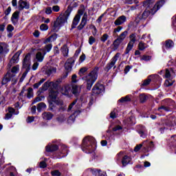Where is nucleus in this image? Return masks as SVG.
I'll return each mask as SVG.
<instances>
[{
    "label": "nucleus",
    "instance_id": "obj_1",
    "mask_svg": "<svg viewBox=\"0 0 176 176\" xmlns=\"http://www.w3.org/2000/svg\"><path fill=\"white\" fill-rule=\"evenodd\" d=\"M97 147L96 139L91 136H87L82 140V151L85 153H93Z\"/></svg>",
    "mask_w": 176,
    "mask_h": 176
},
{
    "label": "nucleus",
    "instance_id": "obj_2",
    "mask_svg": "<svg viewBox=\"0 0 176 176\" xmlns=\"http://www.w3.org/2000/svg\"><path fill=\"white\" fill-rule=\"evenodd\" d=\"M164 0H160L157 1L155 5L151 9V11L148 10L150 8H146L142 14H140L138 16V19H139V20H146V19H148L149 16V14H155V13H156V12H157V10H159L160 8L163 6V5H164Z\"/></svg>",
    "mask_w": 176,
    "mask_h": 176
},
{
    "label": "nucleus",
    "instance_id": "obj_3",
    "mask_svg": "<svg viewBox=\"0 0 176 176\" xmlns=\"http://www.w3.org/2000/svg\"><path fill=\"white\" fill-rule=\"evenodd\" d=\"M97 78H98V67H95L88 75L82 77L83 80L87 83V90H91Z\"/></svg>",
    "mask_w": 176,
    "mask_h": 176
},
{
    "label": "nucleus",
    "instance_id": "obj_4",
    "mask_svg": "<svg viewBox=\"0 0 176 176\" xmlns=\"http://www.w3.org/2000/svg\"><path fill=\"white\" fill-rule=\"evenodd\" d=\"M71 12H72V10L71 8H68L63 15L56 19V21L54 23V28L57 29L60 28V27H63V25H64V24H65L68 21Z\"/></svg>",
    "mask_w": 176,
    "mask_h": 176
},
{
    "label": "nucleus",
    "instance_id": "obj_5",
    "mask_svg": "<svg viewBox=\"0 0 176 176\" xmlns=\"http://www.w3.org/2000/svg\"><path fill=\"white\" fill-rule=\"evenodd\" d=\"M129 39L130 41L127 45L125 54H129V53H130V52L133 50V47H134V43L137 42V34H135V33L130 34Z\"/></svg>",
    "mask_w": 176,
    "mask_h": 176
},
{
    "label": "nucleus",
    "instance_id": "obj_6",
    "mask_svg": "<svg viewBox=\"0 0 176 176\" xmlns=\"http://www.w3.org/2000/svg\"><path fill=\"white\" fill-rule=\"evenodd\" d=\"M61 83V80H57L56 82H45L43 85V90H47L49 87L54 89V90H58V85Z\"/></svg>",
    "mask_w": 176,
    "mask_h": 176
},
{
    "label": "nucleus",
    "instance_id": "obj_7",
    "mask_svg": "<svg viewBox=\"0 0 176 176\" xmlns=\"http://www.w3.org/2000/svg\"><path fill=\"white\" fill-rule=\"evenodd\" d=\"M58 95V91H54V89L51 90L50 92V97L51 98V101L54 102L56 105H63V102L58 98L57 96Z\"/></svg>",
    "mask_w": 176,
    "mask_h": 176
},
{
    "label": "nucleus",
    "instance_id": "obj_8",
    "mask_svg": "<svg viewBox=\"0 0 176 176\" xmlns=\"http://www.w3.org/2000/svg\"><path fill=\"white\" fill-rule=\"evenodd\" d=\"M176 124L175 122V118H170L168 121L166 122L165 126L164 128L160 129V131H161L162 133L164 132L165 129L166 130H168V127L170 128V130H172L173 127H175Z\"/></svg>",
    "mask_w": 176,
    "mask_h": 176
},
{
    "label": "nucleus",
    "instance_id": "obj_9",
    "mask_svg": "<svg viewBox=\"0 0 176 176\" xmlns=\"http://www.w3.org/2000/svg\"><path fill=\"white\" fill-rule=\"evenodd\" d=\"M16 76L14 74L7 73L4 78L2 80L1 85H6V83H9L10 80L12 82H17V79L16 78Z\"/></svg>",
    "mask_w": 176,
    "mask_h": 176
},
{
    "label": "nucleus",
    "instance_id": "obj_10",
    "mask_svg": "<svg viewBox=\"0 0 176 176\" xmlns=\"http://www.w3.org/2000/svg\"><path fill=\"white\" fill-rule=\"evenodd\" d=\"M120 56V53H117L111 59V63L107 65L105 67V71L108 72L109 69H111L112 67L115 66V64H116V62L118 61V59L119 58Z\"/></svg>",
    "mask_w": 176,
    "mask_h": 176
},
{
    "label": "nucleus",
    "instance_id": "obj_11",
    "mask_svg": "<svg viewBox=\"0 0 176 176\" xmlns=\"http://www.w3.org/2000/svg\"><path fill=\"white\" fill-rule=\"evenodd\" d=\"M104 91V85L100 83H97L92 89V93L94 94H101Z\"/></svg>",
    "mask_w": 176,
    "mask_h": 176
},
{
    "label": "nucleus",
    "instance_id": "obj_12",
    "mask_svg": "<svg viewBox=\"0 0 176 176\" xmlns=\"http://www.w3.org/2000/svg\"><path fill=\"white\" fill-rule=\"evenodd\" d=\"M31 65V54H28L23 58V67L28 69Z\"/></svg>",
    "mask_w": 176,
    "mask_h": 176
},
{
    "label": "nucleus",
    "instance_id": "obj_13",
    "mask_svg": "<svg viewBox=\"0 0 176 176\" xmlns=\"http://www.w3.org/2000/svg\"><path fill=\"white\" fill-rule=\"evenodd\" d=\"M75 64V58H68L66 63H65V68L67 71H71L72 69V66Z\"/></svg>",
    "mask_w": 176,
    "mask_h": 176
},
{
    "label": "nucleus",
    "instance_id": "obj_14",
    "mask_svg": "<svg viewBox=\"0 0 176 176\" xmlns=\"http://www.w3.org/2000/svg\"><path fill=\"white\" fill-rule=\"evenodd\" d=\"M86 24H87V13H85L83 14V16L81 19V22L80 23V25L77 27L78 30H83V28H85V25H86Z\"/></svg>",
    "mask_w": 176,
    "mask_h": 176
},
{
    "label": "nucleus",
    "instance_id": "obj_15",
    "mask_svg": "<svg viewBox=\"0 0 176 176\" xmlns=\"http://www.w3.org/2000/svg\"><path fill=\"white\" fill-rule=\"evenodd\" d=\"M18 6L19 10H23V9H30V3L24 0H19L18 2Z\"/></svg>",
    "mask_w": 176,
    "mask_h": 176
},
{
    "label": "nucleus",
    "instance_id": "obj_16",
    "mask_svg": "<svg viewBox=\"0 0 176 176\" xmlns=\"http://www.w3.org/2000/svg\"><path fill=\"white\" fill-rule=\"evenodd\" d=\"M61 93L64 96H69V94L71 93V85H67L62 87L61 89Z\"/></svg>",
    "mask_w": 176,
    "mask_h": 176
},
{
    "label": "nucleus",
    "instance_id": "obj_17",
    "mask_svg": "<svg viewBox=\"0 0 176 176\" xmlns=\"http://www.w3.org/2000/svg\"><path fill=\"white\" fill-rule=\"evenodd\" d=\"M147 133L148 132L145 126H140V128L138 129V133L140 134V137H142V138H145V137H146Z\"/></svg>",
    "mask_w": 176,
    "mask_h": 176
},
{
    "label": "nucleus",
    "instance_id": "obj_18",
    "mask_svg": "<svg viewBox=\"0 0 176 176\" xmlns=\"http://www.w3.org/2000/svg\"><path fill=\"white\" fill-rule=\"evenodd\" d=\"M130 162H131V157L129 155H124L121 161L123 167H126V166L130 164Z\"/></svg>",
    "mask_w": 176,
    "mask_h": 176
},
{
    "label": "nucleus",
    "instance_id": "obj_19",
    "mask_svg": "<svg viewBox=\"0 0 176 176\" xmlns=\"http://www.w3.org/2000/svg\"><path fill=\"white\" fill-rule=\"evenodd\" d=\"M20 14V12L19 11H15L11 17V21L12 24H17L19 21V16Z\"/></svg>",
    "mask_w": 176,
    "mask_h": 176
},
{
    "label": "nucleus",
    "instance_id": "obj_20",
    "mask_svg": "<svg viewBox=\"0 0 176 176\" xmlns=\"http://www.w3.org/2000/svg\"><path fill=\"white\" fill-rule=\"evenodd\" d=\"M123 23H126V16H121L118 17L114 22V24L116 25H122Z\"/></svg>",
    "mask_w": 176,
    "mask_h": 176
},
{
    "label": "nucleus",
    "instance_id": "obj_21",
    "mask_svg": "<svg viewBox=\"0 0 176 176\" xmlns=\"http://www.w3.org/2000/svg\"><path fill=\"white\" fill-rule=\"evenodd\" d=\"M79 21H80V16L76 15L73 19L72 24V30H74V28H76V25L79 24Z\"/></svg>",
    "mask_w": 176,
    "mask_h": 176
},
{
    "label": "nucleus",
    "instance_id": "obj_22",
    "mask_svg": "<svg viewBox=\"0 0 176 176\" xmlns=\"http://www.w3.org/2000/svg\"><path fill=\"white\" fill-rule=\"evenodd\" d=\"M43 58H45V54H43V52H42V51H41V50L36 54V60H37V61L38 63H42V61H43Z\"/></svg>",
    "mask_w": 176,
    "mask_h": 176
},
{
    "label": "nucleus",
    "instance_id": "obj_23",
    "mask_svg": "<svg viewBox=\"0 0 176 176\" xmlns=\"http://www.w3.org/2000/svg\"><path fill=\"white\" fill-rule=\"evenodd\" d=\"M58 149V146L56 144H48L46 146V151L47 152H54Z\"/></svg>",
    "mask_w": 176,
    "mask_h": 176
},
{
    "label": "nucleus",
    "instance_id": "obj_24",
    "mask_svg": "<svg viewBox=\"0 0 176 176\" xmlns=\"http://www.w3.org/2000/svg\"><path fill=\"white\" fill-rule=\"evenodd\" d=\"M53 116H54V115L50 112H44L42 114V118L44 120H52V119H53Z\"/></svg>",
    "mask_w": 176,
    "mask_h": 176
},
{
    "label": "nucleus",
    "instance_id": "obj_25",
    "mask_svg": "<svg viewBox=\"0 0 176 176\" xmlns=\"http://www.w3.org/2000/svg\"><path fill=\"white\" fill-rule=\"evenodd\" d=\"M72 93H73L74 96H78L79 93H80V87L76 85H72Z\"/></svg>",
    "mask_w": 176,
    "mask_h": 176
},
{
    "label": "nucleus",
    "instance_id": "obj_26",
    "mask_svg": "<svg viewBox=\"0 0 176 176\" xmlns=\"http://www.w3.org/2000/svg\"><path fill=\"white\" fill-rule=\"evenodd\" d=\"M52 47H53V45L50 43L46 45L44 48L41 49V52H42L43 54H46V53H49L52 50Z\"/></svg>",
    "mask_w": 176,
    "mask_h": 176
},
{
    "label": "nucleus",
    "instance_id": "obj_27",
    "mask_svg": "<svg viewBox=\"0 0 176 176\" xmlns=\"http://www.w3.org/2000/svg\"><path fill=\"white\" fill-rule=\"evenodd\" d=\"M165 47L166 49H171L174 47V42L171 40H167L165 41Z\"/></svg>",
    "mask_w": 176,
    "mask_h": 176
},
{
    "label": "nucleus",
    "instance_id": "obj_28",
    "mask_svg": "<svg viewBox=\"0 0 176 176\" xmlns=\"http://www.w3.org/2000/svg\"><path fill=\"white\" fill-rule=\"evenodd\" d=\"M57 72V69L55 67H51L50 69H48L45 71V74L47 75V76H50L52 74H56Z\"/></svg>",
    "mask_w": 176,
    "mask_h": 176
},
{
    "label": "nucleus",
    "instance_id": "obj_29",
    "mask_svg": "<svg viewBox=\"0 0 176 176\" xmlns=\"http://www.w3.org/2000/svg\"><path fill=\"white\" fill-rule=\"evenodd\" d=\"M6 49H8V45H6V43H0V54H2L3 52H6Z\"/></svg>",
    "mask_w": 176,
    "mask_h": 176
},
{
    "label": "nucleus",
    "instance_id": "obj_30",
    "mask_svg": "<svg viewBox=\"0 0 176 176\" xmlns=\"http://www.w3.org/2000/svg\"><path fill=\"white\" fill-rule=\"evenodd\" d=\"M153 2H155V0H147L143 2V6L144 8H151V6Z\"/></svg>",
    "mask_w": 176,
    "mask_h": 176
},
{
    "label": "nucleus",
    "instance_id": "obj_31",
    "mask_svg": "<svg viewBox=\"0 0 176 176\" xmlns=\"http://www.w3.org/2000/svg\"><path fill=\"white\" fill-rule=\"evenodd\" d=\"M146 47H148V45H146V43H143L142 41L139 43L138 44L139 50L144 51V50L146 49Z\"/></svg>",
    "mask_w": 176,
    "mask_h": 176
},
{
    "label": "nucleus",
    "instance_id": "obj_32",
    "mask_svg": "<svg viewBox=\"0 0 176 176\" xmlns=\"http://www.w3.org/2000/svg\"><path fill=\"white\" fill-rule=\"evenodd\" d=\"M61 52L64 56V57H67L68 56V47L67 45H64L63 47H61Z\"/></svg>",
    "mask_w": 176,
    "mask_h": 176
},
{
    "label": "nucleus",
    "instance_id": "obj_33",
    "mask_svg": "<svg viewBox=\"0 0 176 176\" xmlns=\"http://www.w3.org/2000/svg\"><path fill=\"white\" fill-rule=\"evenodd\" d=\"M21 53L19 52H16L12 58L11 63H17L19 57H20Z\"/></svg>",
    "mask_w": 176,
    "mask_h": 176
},
{
    "label": "nucleus",
    "instance_id": "obj_34",
    "mask_svg": "<svg viewBox=\"0 0 176 176\" xmlns=\"http://www.w3.org/2000/svg\"><path fill=\"white\" fill-rule=\"evenodd\" d=\"M174 82H175V80L167 79L165 80L164 85L166 87H168L169 86H173V85H174Z\"/></svg>",
    "mask_w": 176,
    "mask_h": 176
},
{
    "label": "nucleus",
    "instance_id": "obj_35",
    "mask_svg": "<svg viewBox=\"0 0 176 176\" xmlns=\"http://www.w3.org/2000/svg\"><path fill=\"white\" fill-rule=\"evenodd\" d=\"M122 40H120V38H116L113 42L114 49H118V47H119V45H120V43H122Z\"/></svg>",
    "mask_w": 176,
    "mask_h": 176
},
{
    "label": "nucleus",
    "instance_id": "obj_36",
    "mask_svg": "<svg viewBox=\"0 0 176 176\" xmlns=\"http://www.w3.org/2000/svg\"><path fill=\"white\" fill-rule=\"evenodd\" d=\"M127 34H128V32H127V31L123 32L118 36V39H120L122 42H123V41H124V39H126V36H127Z\"/></svg>",
    "mask_w": 176,
    "mask_h": 176
},
{
    "label": "nucleus",
    "instance_id": "obj_37",
    "mask_svg": "<svg viewBox=\"0 0 176 176\" xmlns=\"http://www.w3.org/2000/svg\"><path fill=\"white\" fill-rule=\"evenodd\" d=\"M90 171L93 175L98 176L100 175L99 173H101V169L91 168Z\"/></svg>",
    "mask_w": 176,
    "mask_h": 176
},
{
    "label": "nucleus",
    "instance_id": "obj_38",
    "mask_svg": "<svg viewBox=\"0 0 176 176\" xmlns=\"http://www.w3.org/2000/svg\"><path fill=\"white\" fill-rule=\"evenodd\" d=\"M45 108H46V104L43 102H41L37 105V111H38V112H41L42 109H45Z\"/></svg>",
    "mask_w": 176,
    "mask_h": 176
},
{
    "label": "nucleus",
    "instance_id": "obj_39",
    "mask_svg": "<svg viewBox=\"0 0 176 176\" xmlns=\"http://www.w3.org/2000/svg\"><path fill=\"white\" fill-rule=\"evenodd\" d=\"M151 82H152V80L151 78H147L142 81L141 86L146 87V86H148V85H150Z\"/></svg>",
    "mask_w": 176,
    "mask_h": 176
},
{
    "label": "nucleus",
    "instance_id": "obj_40",
    "mask_svg": "<svg viewBox=\"0 0 176 176\" xmlns=\"http://www.w3.org/2000/svg\"><path fill=\"white\" fill-rule=\"evenodd\" d=\"M131 99L130 98L129 96H126L125 97L121 98L118 101L120 102H129V101H131Z\"/></svg>",
    "mask_w": 176,
    "mask_h": 176
},
{
    "label": "nucleus",
    "instance_id": "obj_41",
    "mask_svg": "<svg viewBox=\"0 0 176 176\" xmlns=\"http://www.w3.org/2000/svg\"><path fill=\"white\" fill-rule=\"evenodd\" d=\"M170 142L176 148V135H172L170 138Z\"/></svg>",
    "mask_w": 176,
    "mask_h": 176
},
{
    "label": "nucleus",
    "instance_id": "obj_42",
    "mask_svg": "<svg viewBox=\"0 0 176 176\" xmlns=\"http://www.w3.org/2000/svg\"><path fill=\"white\" fill-rule=\"evenodd\" d=\"M86 72H87V67H82L80 69L78 74L80 76H83Z\"/></svg>",
    "mask_w": 176,
    "mask_h": 176
},
{
    "label": "nucleus",
    "instance_id": "obj_43",
    "mask_svg": "<svg viewBox=\"0 0 176 176\" xmlns=\"http://www.w3.org/2000/svg\"><path fill=\"white\" fill-rule=\"evenodd\" d=\"M34 96V89H32V88H29L28 89V94H27V97L28 98H31V97Z\"/></svg>",
    "mask_w": 176,
    "mask_h": 176
},
{
    "label": "nucleus",
    "instance_id": "obj_44",
    "mask_svg": "<svg viewBox=\"0 0 176 176\" xmlns=\"http://www.w3.org/2000/svg\"><path fill=\"white\" fill-rule=\"evenodd\" d=\"M45 80H46V79L42 78L38 82L35 83L33 85L34 89H38V87H39V86H41V85H42V83H43V82H45Z\"/></svg>",
    "mask_w": 176,
    "mask_h": 176
},
{
    "label": "nucleus",
    "instance_id": "obj_45",
    "mask_svg": "<svg viewBox=\"0 0 176 176\" xmlns=\"http://www.w3.org/2000/svg\"><path fill=\"white\" fill-rule=\"evenodd\" d=\"M20 69V67L19 65L14 66L12 67L11 70V73L12 75H14V74H17V72Z\"/></svg>",
    "mask_w": 176,
    "mask_h": 176
},
{
    "label": "nucleus",
    "instance_id": "obj_46",
    "mask_svg": "<svg viewBox=\"0 0 176 176\" xmlns=\"http://www.w3.org/2000/svg\"><path fill=\"white\" fill-rule=\"evenodd\" d=\"M158 111H160V112H168L170 111V109L164 106H161L158 108Z\"/></svg>",
    "mask_w": 176,
    "mask_h": 176
},
{
    "label": "nucleus",
    "instance_id": "obj_47",
    "mask_svg": "<svg viewBox=\"0 0 176 176\" xmlns=\"http://www.w3.org/2000/svg\"><path fill=\"white\" fill-rule=\"evenodd\" d=\"M140 99L141 102H145L148 100V96L144 94H140Z\"/></svg>",
    "mask_w": 176,
    "mask_h": 176
},
{
    "label": "nucleus",
    "instance_id": "obj_48",
    "mask_svg": "<svg viewBox=\"0 0 176 176\" xmlns=\"http://www.w3.org/2000/svg\"><path fill=\"white\" fill-rule=\"evenodd\" d=\"M109 38V36L107 34H104L101 38H100V41L103 43L107 42V41L108 40V38Z\"/></svg>",
    "mask_w": 176,
    "mask_h": 176
},
{
    "label": "nucleus",
    "instance_id": "obj_49",
    "mask_svg": "<svg viewBox=\"0 0 176 176\" xmlns=\"http://www.w3.org/2000/svg\"><path fill=\"white\" fill-rule=\"evenodd\" d=\"M40 30L41 31H47L49 26L47 24L43 23L40 25Z\"/></svg>",
    "mask_w": 176,
    "mask_h": 176
},
{
    "label": "nucleus",
    "instance_id": "obj_50",
    "mask_svg": "<svg viewBox=\"0 0 176 176\" xmlns=\"http://www.w3.org/2000/svg\"><path fill=\"white\" fill-rule=\"evenodd\" d=\"M144 145H145V142H144L142 144H140L137 145L134 148V151L138 152V151H140V149H141V148H142V146H144Z\"/></svg>",
    "mask_w": 176,
    "mask_h": 176
},
{
    "label": "nucleus",
    "instance_id": "obj_51",
    "mask_svg": "<svg viewBox=\"0 0 176 176\" xmlns=\"http://www.w3.org/2000/svg\"><path fill=\"white\" fill-rule=\"evenodd\" d=\"M51 174L52 176H61V173H60V171L58 170H52Z\"/></svg>",
    "mask_w": 176,
    "mask_h": 176
},
{
    "label": "nucleus",
    "instance_id": "obj_52",
    "mask_svg": "<svg viewBox=\"0 0 176 176\" xmlns=\"http://www.w3.org/2000/svg\"><path fill=\"white\" fill-rule=\"evenodd\" d=\"M56 120H58L59 122V123H61L63 122H64V120H65V117L64 116H60L59 117H58L56 118Z\"/></svg>",
    "mask_w": 176,
    "mask_h": 176
},
{
    "label": "nucleus",
    "instance_id": "obj_53",
    "mask_svg": "<svg viewBox=\"0 0 176 176\" xmlns=\"http://www.w3.org/2000/svg\"><path fill=\"white\" fill-rule=\"evenodd\" d=\"M170 76L171 73L170 72V70H168V69H166L165 72V78H166V79H168V78H170Z\"/></svg>",
    "mask_w": 176,
    "mask_h": 176
},
{
    "label": "nucleus",
    "instance_id": "obj_54",
    "mask_svg": "<svg viewBox=\"0 0 176 176\" xmlns=\"http://www.w3.org/2000/svg\"><path fill=\"white\" fill-rule=\"evenodd\" d=\"M141 60L144 61H149V60H151V56L144 55L143 56L141 57Z\"/></svg>",
    "mask_w": 176,
    "mask_h": 176
},
{
    "label": "nucleus",
    "instance_id": "obj_55",
    "mask_svg": "<svg viewBox=\"0 0 176 176\" xmlns=\"http://www.w3.org/2000/svg\"><path fill=\"white\" fill-rule=\"evenodd\" d=\"M53 9L51 7H48L45 9L46 14H52Z\"/></svg>",
    "mask_w": 176,
    "mask_h": 176
},
{
    "label": "nucleus",
    "instance_id": "obj_56",
    "mask_svg": "<svg viewBox=\"0 0 176 176\" xmlns=\"http://www.w3.org/2000/svg\"><path fill=\"white\" fill-rule=\"evenodd\" d=\"M96 42V38L93 36H89V45H93Z\"/></svg>",
    "mask_w": 176,
    "mask_h": 176
},
{
    "label": "nucleus",
    "instance_id": "obj_57",
    "mask_svg": "<svg viewBox=\"0 0 176 176\" xmlns=\"http://www.w3.org/2000/svg\"><path fill=\"white\" fill-rule=\"evenodd\" d=\"M76 102H78V100H75L74 101L72 102V103L71 104H69V108H68V111H71V109H72V108H74V105H75L76 104Z\"/></svg>",
    "mask_w": 176,
    "mask_h": 176
},
{
    "label": "nucleus",
    "instance_id": "obj_58",
    "mask_svg": "<svg viewBox=\"0 0 176 176\" xmlns=\"http://www.w3.org/2000/svg\"><path fill=\"white\" fill-rule=\"evenodd\" d=\"M14 27H13V25H8V26H7V31L8 32H12V31H14Z\"/></svg>",
    "mask_w": 176,
    "mask_h": 176
},
{
    "label": "nucleus",
    "instance_id": "obj_59",
    "mask_svg": "<svg viewBox=\"0 0 176 176\" xmlns=\"http://www.w3.org/2000/svg\"><path fill=\"white\" fill-rule=\"evenodd\" d=\"M76 78H78V76H76V74H74L72 76V83H76V82H78V80L76 79Z\"/></svg>",
    "mask_w": 176,
    "mask_h": 176
},
{
    "label": "nucleus",
    "instance_id": "obj_60",
    "mask_svg": "<svg viewBox=\"0 0 176 176\" xmlns=\"http://www.w3.org/2000/svg\"><path fill=\"white\" fill-rule=\"evenodd\" d=\"M85 60H86V55L85 54H82L79 58V61L80 63H83V61H85Z\"/></svg>",
    "mask_w": 176,
    "mask_h": 176
},
{
    "label": "nucleus",
    "instance_id": "obj_61",
    "mask_svg": "<svg viewBox=\"0 0 176 176\" xmlns=\"http://www.w3.org/2000/svg\"><path fill=\"white\" fill-rule=\"evenodd\" d=\"M122 156H123V151H120V153H118L116 155V160L118 161L120 160Z\"/></svg>",
    "mask_w": 176,
    "mask_h": 176
},
{
    "label": "nucleus",
    "instance_id": "obj_62",
    "mask_svg": "<svg viewBox=\"0 0 176 176\" xmlns=\"http://www.w3.org/2000/svg\"><path fill=\"white\" fill-rule=\"evenodd\" d=\"M52 10H53V12H60V6H54L52 7Z\"/></svg>",
    "mask_w": 176,
    "mask_h": 176
},
{
    "label": "nucleus",
    "instance_id": "obj_63",
    "mask_svg": "<svg viewBox=\"0 0 176 176\" xmlns=\"http://www.w3.org/2000/svg\"><path fill=\"white\" fill-rule=\"evenodd\" d=\"M53 36H51L50 37H48L47 38H46L45 41H44V43H50V42H52V39H53Z\"/></svg>",
    "mask_w": 176,
    "mask_h": 176
},
{
    "label": "nucleus",
    "instance_id": "obj_64",
    "mask_svg": "<svg viewBox=\"0 0 176 176\" xmlns=\"http://www.w3.org/2000/svg\"><path fill=\"white\" fill-rule=\"evenodd\" d=\"M38 67H39V63L38 62H36L33 64L32 69L34 71H36V69H38Z\"/></svg>",
    "mask_w": 176,
    "mask_h": 176
}]
</instances>
